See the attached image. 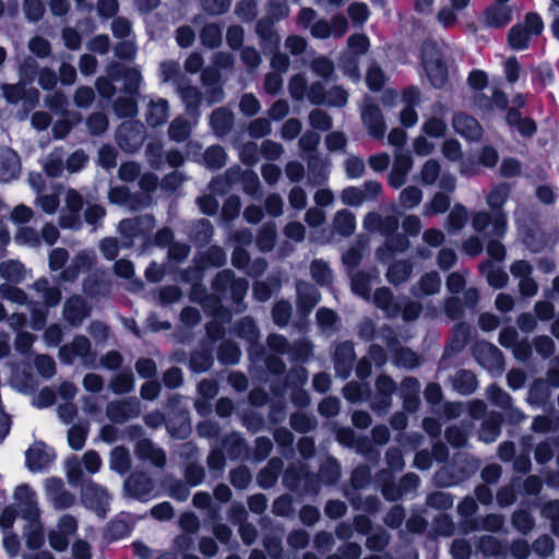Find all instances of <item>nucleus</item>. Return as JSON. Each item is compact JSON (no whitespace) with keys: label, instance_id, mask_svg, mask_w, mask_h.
I'll list each match as a JSON object with an SVG mask.
<instances>
[{"label":"nucleus","instance_id":"nucleus-1","mask_svg":"<svg viewBox=\"0 0 559 559\" xmlns=\"http://www.w3.org/2000/svg\"><path fill=\"white\" fill-rule=\"evenodd\" d=\"M544 27L542 16L537 12H528L523 23H516L509 29L508 45L516 51L525 50L530 47L531 38L542 35Z\"/></svg>","mask_w":559,"mask_h":559},{"label":"nucleus","instance_id":"nucleus-2","mask_svg":"<svg viewBox=\"0 0 559 559\" xmlns=\"http://www.w3.org/2000/svg\"><path fill=\"white\" fill-rule=\"evenodd\" d=\"M155 226V217L152 214H145L134 218H123L118 225L123 248H131L138 236H143L144 240L150 242L151 231Z\"/></svg>","mask_w":559,"mask_h":559},{"label":"nucleus","instance_id":"nucleus-3","mask_svg":"<svg viewBox=\"0 0 559 559\" xmlns=\"http://www.w3.org/2000/svg\"><path fill=\"white\" fill-rule=\"evenodd\" d=\"M421 64L429 83L436 90L443 88L449 82L448 64L441 52L432 46V51L421 53Z\"/></svg>","mask_w":559,"mask_h":559},{"label":"nucleus","instance_id":"nucleus-4","mask_svg":"<svg viewBox=\"0 0 559 559\" xmlns=\"http://www.w3.org/2000/svg\"><path fill=\"white\" fill-rule=\"evenodd\" d=\"M81 499L83 504L98 516L107 515L109 511L108 492L100 485L88 480L82 488Z\"/></svg>","mask_w":559,"mask_h":559},{"label":"nucleus","instance_id":"nucleus-5","mask_svg":"<svg viewBox=\"0 0 559 559\" xmlns=\"http://www.w3.org/2000/svg\"><path fill=\"white\" fill-rule=\"evenodd\" d=\"M14 499L20 507L21 516L31 522L38 523L40 510L36 500V492L28 484H21L14 490Z\"/></svg>","mask_w":559,"mask_h":559},{"label":"nucleus","instance_id":"nucleus-6","mask_svg":"<svg viewBox=\"0 0 559 559\" xmlns=\"http://www.w3.org/2000/svg\"><path fill=\"white\" fill-rule=\"evenodd\" d=\"M141 414L140 401L136 397H130L121 401H111L107 404L106 415L114 424H124L131 418H136Z\"/></svg>","mask_w":559,"mask_h":559},{"label":"nucleus","instance_id":"nucleus-7","mask_svg":"<svg viewBox=\"0 0 559 559\" xmlns=\"http://www.w3.org/2000/svg\"><path fill=\"white\" fill-rule=\"evenodd\" d=\"M92 307L81 295L74 294L67 298L62 314L72 328H79L91 316Z\"/></svg>","mask_w":559,"mask_h":559},{"label":"nucleus","instance_id":"nucleus-8","mask_svg":"<svg viewBox=\"0 0 559 559\" xmlns=\"http://www.w3.org/2000/svg\"><path fill=\"white\" fill-rule=\"evenodd\" d=\"M355 360L356 352L353 341H343L336 345L333 364L334 370L340 378L346 380L350 376Z\"/></svg>","mask_w":559,"mask_h":559},{"label":"nucleus","instance_id":"nucleus-9","mask_svg":"<svg viewBox=\"0 0 559 559\" xmlns=\"http://www.w3.org/2000/svg\"><path fill=\"white\" fill-rule=\"evenodd\" d=\"M452 128L455 133L467 141H479L484 130L476 118L464 111L454 112Z\"/></svg>","mask_w":559,"mask_h":559},{"label":"nucleus","instance_id":"nucleus-10","mask_svg":"<svg viewBox=\"0 0 559 559\" xmlns=\"http://www.w3.org/2000/svg\"><path fill=\"white\" fill-rule=\"evenodd\" d=\"M234 334L248 343V352L253 355L255 350L263 352L260 344V330L253 318L246 316L234 324Z\"/></svg>","mask_w":559,"mask_h":559},{"label":"nucleus","instance_id":"nucleus-11","mask_svg":"<svg viewBox=\"0 0 559 559\" xmlns=\"http://www.w3.org/2000/svg\"><path fill=\"white\" fill-rule=\"evenodd\" d=\"M297 299L296 308L300 317H307L313 308L320 302L321 294L319 289L305 281H298L296 284Z\"/></svg>","mask_w":559,"mask_h":559},{"label":"nucleus","instance_id":"nucleus-12","mask_svg":"<svg viewBox=\"0 0 559 559\" xmlns=\"http://www.w3.org/2000/svg\"><path fill=\"white\" fill-rule=\"evenodd\" d=\"M56 455L50 454L46 450L44 441H37L31 445L25 452V465L28 471L36 473L48 467L55 460Z\"/></svg>","mask_w":559,"mask_h":559},{"label":"nucleus","instance_id":"nucleus-13","mask_svg":"<svg viewBox=\"0 0 559 559\" xmlns=\"http://www.w3.org/2000/svg\"><path fill=\"white\" fill-rule=\"evenodd\" d=\"M124 489L130 497L146 501L153 490V481L146 473L133 472L124 480Z\"/></svg>","mask_w":559,"mask_h":559},{"label":"nucleus","instance_id":"nucleus-14","mask_svg":"<svg viewBox=\"0 0 559 559\" xmlns=\"http://www.w3.org/2000/svg\"><path fill=\"white\" fill-rule=\"evenodd\" d=\"M361 120L372 138L377 140L383 139L386 124L382 111L377 104L365 106L361 112Z\"/></svg>","mask_w":559,"mask_h":559},{"label":"nucleus","instance_id":"nucleus-15","mask_svg":"<svg viewBox=\"0 0 559 559\" xmlns=\"http://www.w3.org/2000/svg\"><path fill=\"white\" fill-rule=\"evenodd\" d=\"M20 171L19 154L11 147L0 148V181L10 182L19 177Z\"/></svg>","mask_w":559,"mask_h":559},{"label":"nucleus","instance_id":"nucleus-16","mask_svg":"<svg viewBox=\"0 0 559 559\" xmlns=\"http://www.w3.org/2000/svg\"><path fill=\"white\" fill-rule=\"evenodd\" d=\"M506 123L515 129L522 138L530 139L537 133V123L531 117H522L518 108H509L504 117Z\"/></svg>","mask_w":559,"mask_h":559},{"label":"nucleus","instance_id":"nucleus-17","mask_svg":"<svg viewBox=\"0 0 559 559\" xmlns=\"http://www.w3.org/2000/svg\"><path fill=\"white\" fill-rule=\"evenodd\" d=\"M483 19L486 27L499 29L507 26L513 15L509 5L489 4L483 11Z\"/></svg>","mask_w":559,"mask_h":559},{"label":"nucleus","instance_id":"nucleus-18","mask_svg":"<svg viewBox=\"0 0 559 559\" xmlns=\"http://www.w3.org/2000/svg\"><path fill=\"white\" fill-rule=\"evenodd\" d=\"M235 116L227 107H218L210 115L209 124L213 133L218 138L227 135L233 130Z\"/></svg>","mask_w":559,"mask_h":559},{"label":"nucleus","instance_id":"nucleus-19","mask_svg":"<svg viewBox=\"0 0 559 559\" xmlns=\"http://www.w3.org/2000/svg\"><path fill=\"white\" fill-rule=\"evenodd\" d=\"M108 73L111 78H120L124 79V90L127 93L135 94L139 90L141 82V73L135 68H124L123 64L119 62H114L108 68Z\"/></svg>","mask_w":559,"mask_h":559},{"label":"nucleus","instance_id":"nucleus-20","mask_svg":"<svg viewBox=\"0 0 559 559\" xmlns=\"http://www.w3.org/2000/svg\"><path fill=\"white\" fill-rule=\"evenodd\" d=\"M373 302L390 319L399 317L402 310L401 304L395 301L394 295L389 287L377 288L373 293Z\"/></svg>","mask_w":559,"mask_h":559},{"label":"nucleus","instance_id":"nucleus-21","mask_svg":"<svg viewBox=\"0 0 559 559\" xmlns=\"http://www.w3.org/2000/svg\"><path fill=\"white\" fill-rule=\"evenodd\" d=\"M460 475L448 469L441 468L437 471L432 477V481L438 488H449L460 484L462 480L469 478L475 473V467L471 466V468H459Z\"/></svg>","mask_w":559,"mask_h":559},{"label":"nucleus","instance_id":"nucleus-22","mask_svg":"<svg viewBox=\"0 0 559 559\" xmlns=\"http://www.w3.org/2000/svg\"><path fill=\"white\" fill-rule=\"evenodd\" d=\"M452 388L460 395L468 396L476 392L478 380L474 371L459 369L451 378Z\"/></svg>","mask_w":559,"mask_h":559},{"label":"nucleus","instance_id":"nucleus-23","mask_svg":"<svg viewBox=\"0 0 559 559\" xmlns=\"http://www.w3.org/2000/svg\"><path fill=\"white\" fill-rule=\"evenodd\" d=\"M202 81L207 85L205 90V99L207 105H214L224 100L225 92L219 83V74L216 71L203 72Z\"/></svg>","mask_w":559,"mask_h":559},{"label":"nucleus","instance_id":"nucleus-24","mask_svg":"<svg viewBox=\"0 0 559 559\" xmlns=\"http://www.w3.org/2000/svg\"><path fill=\"white\" fill-rule=\"evenodd\" d=\"M471 338V328L466 322H459L452 329V338L444 348V355L452 353L456 354L462 352L468 344Z\"/></svg>","mask_w":559,"mask_h":559},{"label":"nucleus","instance_id":"nucleus-25","mask_svg":"<svg viewBox=\"0 0 559 559\" xmlns=\"http://www.w3.org/2000/svg\"><path fill=\"white\" fill-rule=\"evenodd\" d=\"M169 104L165 98L151 100L146 112V123L152 128H157L164 124L168 119Z\"/></svg>","mask_w":559,"mask_h":559},{"label":"nucleus","instance_id":"nucleus-26","mask_svg":"<svg viewBox=\"0 0 559 559\" xmlns=\"http://www.w3.org/2000/svg\"><path fill=\"white\" fill-rule=\"evenodd\" d=\"M412 272L413 264L408 260H396L389 265L385 276L390 284L399 286L411 277Z\"/></svg>","mask_w":559,"mask_h":559},{"label":"nucleus","instance_id":"nucleus-27","mask_svg":"<svg viewBox=\"0 0 559 559\" xmlns=\"http://www.w3.org/2000/svg\"><path fill=\"white\" fill-rule=\"evenodd\" d=\"M214 364V357L211 348L193 349L189 356V369L194 373H204L209 371Z\"/></svg>","mask_w":559,"mask_h":559},{"label":"nucleus","instance_id":"nucleus-28","mask_svg":"<svg viewBox=\"0 0 559 559\" xmlns=\"http://www.w3.org/2000/svg\"><path fill=\"white\" fill-rule=\"evenodd\" d=\"M511 193V186L507 182L496 185L487 194L486 201L492 213L504 212L503 206Z\"/></svg>","mask_w":559,"mask_h":559},{"label":"nucleus","instance_id":"nucleus-29","mask_svg":"<svg viewBox=\"0 0 559 559\" xmlns=\"http://www.w3.org/2000/svg\"><path fill=\"white\" fill-rule=\"evenodd\" d=\"M322 481L326 486H335L342 476L341 464L338 461L330 456L319 467L317 473Z\"/></svg>","mask_w":559,"mask_h":559},{"label":"nucleus","instance_id":"nucleus-30","mask_svg":"<svg viewBox=\"0 0 559 559\" xmlns=\"http://www.w3.org/2000/svg\"><path fill=\"white\" fill-rule=\"evenodd\" d=\"M393 364L397 367L413 370L420 366V356L407 346H401L392 354Z\"/></svg>","mask_w":559,"mask_h":559},{"label":"nucleus","instance_id":"nucleus-31","mask_svg":"<svg viewBox=\"0 0 559 559\" xmlns=\"http://www.w3.org/2000/svg\"><path fill=\"white\" fill-rule=\"evenodd\" d=\"M289 425L298 433H308L317 428L318 420L313 414L297 411L290 414Z\"/></svg>","mask_w":559,"mask_h":559},{"label":"nucleus","instance_id":"nucleus-32","mask_svg":"<svg viewBox=\"0 0 559 559\" xmlns=\"http://www.w3.org/2000/svg\"><path fill=\"white\" fill-rule=\"evenodd\" d=\"M200 41L209 49H216L222 45L223 31L217 23H207L200 29Z\"/></svg>","mask_w":559,"mask_h":559},{"label":"nucleus","instance_id":"nucleus-33","mask_svg":"<svg viewBox=\"0 0 559 559\" xmlns=\"http://www.w3.org/2000/svg\"><path fill=\"white\" fill-rule=\"evenodd\" d=\"M0 276L8 282L19 284L24 280L25 266L17 260H7L0 263Z\"/></svg>","mask_w":559,"mask_h":559},{"label":"nucleus","instance_id":"nucleus-34","mask_svg":"<svg viewBox=\"0 0 559 559\" xmlns=\"http://www.w3.org/2000/svg\"><path fill=\"white\" fill-rule=\"evenodd\" d=\"M333 226L337 234L348 237L356 228L355 215L348 210L337 211L333 219Z\"/></svg>","mask_w":559,"mask_h":559},{"label":"nucleus","instance_id":"nucleus-35","mask_svg":"<svg viewBox=\"0 0 559 559\" xmlns=\"http://www.w3.org/2000/svg\"><path fill=\"white\" fill-rule=\"evenodd\" d=\"M203 159L209 169L219 170L226 165L227 154L223 146L213 144L205 150Z\"/></svg>","mask_w":559,"mask_h":559},{"label":"nucleus","instance_id":"nucleus-36","mask_svg":"<svg viewBox=\"0 0 559 559\" xmlns=\"http://www.w3.org/2000/svg\"><path fill=\"white\" fill-rule=\"evenodd\" d=\"M478 548L485 557H499L507 554V545L491 535L481 536L478 542Z\"/></svg>","mask_w":559,"mask_h":559},{"label":"nucleus","instance_id":"nucleus-37","mask_svg":"<svg viewBox=\"0 0 559 559\" xmlns=\"http://www.w3.org/2000/svg\"><path fill=\"white\" fill-rule=\"evenodd\" d=\"M216 354L221 364L236 365L240 359L241 350L235 342L226 340L219 344Z\"/></svg>","mask_w":559,"mask_h":559},{"label":"nucleus","instance_id":"nucleus-38","mask_svg":"<svg viewBox=\"0 0 559 559\" xmlns=\"http://www.w3.org/2000/svg\"><path fill=\"white\" fill-rule=\"evenodd\" d=\"M76 357H80L84 362L93 364L96 359V353L92 349L91 341L87 336L79 334L75 335L70 343Z\"/></svg>","mask_w":559,"mask_h":559},{"label":"nucleus","instance_id":"nucleus-39","mask_svg":"<svg viewBox=\"0 0 559 559\" xmlns=\"http://www.w3.org/2000/svg\"><path fill=\"white\" fill-rule=\"evenodd\" d=\"M468 221V211L462 203H455L447 218L449 231H459L464 228Z\"/></svg>","mask_w":559,"mask_h":559},{"label":"nucleus","instance_id":"nucleus-40","mask_svg":"<svg viewBox=\"0 0 559 559\" xmlns=\"http://www.w3.org/2000/svg\"><path fill=\"white\" fill-rule=\"evenodd\" d=\"M110 467L123 475L131 467L130 453L123 445L116 447L110 453Z\"/></svg>","mask_w":559,"mask_h":559},{"label":"nucleus","instance_id":"nucleus-41","mask_svg":"<svg viewBox=\"0 0 559 559\" xmlns=\"http://www.w3.org/2000/svg\"><path fill=\"white\" fill-rule=\"evenodd\" d=\"M308 180L312 186H320L326 179L325 165L319 155H311L308 159Z\"/></svg>","mask_w":559,"mask_h":559},{"label":"nucleus","instance_id":"nucleus-42","mask_svg":"<svg viewBox=\"0 0 559 559\" xmlns=\"http://www.w3.org/2000/svg\"><path fill=\"white\" fill-rule=\"evenodd\" d=\"M132 525L123 519H112L108 522L106 527V537L109 540H119L130 536Z\"/></svg>","mask_w":559,"mask_h":559},{"label":"nucleus","instance_id":"nucleus-43","mask_svg":"<svg viewBox=\"0 0 559 559\" xmlns=\"http://www.w3.org/2000/svg\"><path fill=\"white\" fill-rule=\"evenodd\" d=\"M374 385L378 399L381 401V403L388 405L392 394L396 390L395 381L389 374L382 373L377 377Z\"/></svg>","mask_w":559,"mask_h":559},{"label":"nucleus","instance_id":"nucleus-44","mask_svg":"<svg viewBox=\"0 0 559 559\" xmlns=\"http://www.w3.org/2000/svg\"><path fill=\"white\" fill-rule=\"evenodd\" d=\"M109 386L117 395L127 394L134 388V377L130 370L121 371L111 379Z\"/></svg>","mask_w":559,"mask_h":559},{"label":"nucleus","instance_id":"nucleus-45","mask_svg":"<svg viewBox=\"0 0 559 559\" xmlns=\"http://www.w3.org/2000/svg\"><path fill=\"white\" fill-rule=\"evenodd\" d=\"M180 93L187 112L189 115L199 114V109L202 103V94L199 88L193 85H188L181 88Z\"/></svg>","mask_w":559,"mask_h":559},{"label":"nucleus","instance_id":"nucleus-46","mask_svg":"<svg viewBox=\"0 0 559 559\" xmlns=\"http://www.w3.org/2000/svg\"><path fill=\"white\" fill-rule=\"evenodd\" d=\"M511 523L523 535H527L535 526L533 515L525 509L515 510L511 515Z\"/></svg>","mask_w":559,"mask_h":559},{"label":"nucleus","instance_id":"nucleus-47","mask_svg":"<svg viewBox=\"0 0 559 559\" xmlns=\"http://www.w3.org/2000/svg\"><path fill=\"white\" fill-rule=\"evenodd\" d=\"M550 396L547 382L544 379H535L528 389V402L535 405L545 404Z\"/></svg>","mask_w":559,"mask_h":559},{"label":"nucleus","instance_id":"nucleus-48","mask_svg":"<svg viewBox=\"0 0 559 559\" xmlns=\"http://www.w3.org/2000/svg\"><path fill=\"white\" fill-rule=\"evenodd\" d=\"M385 82L386 76L382 68L376 62L370 64L366 72V84L368 88L373 93H378L384 87Z\"/></svg>","mask_w":559,"mask_h":559},{"label":"nucleus","instance_id":"nucleus-49","mask_svg":"<svg viewBox=\"0 0 559 559\" xmlns=\"http://www.w3.org/2000/svg\"><path fill=\"white\" fill-rule=\"evenodd\" d=\"M276 229L273 224H264L257 236V246L262 252H270L276 242Z\"/></svg>","mask_w":559,"mask_h":559},{"label":"nucleus","instance_id":"nucleus-50","mask_svg":"<svg viewBox=\"0 0 559 559\" xmlns=\"http://www.w3.org/2000/svg\"><path fill=\"white\" fill-rule=\"evenodd\" d=\"M454 497L450 492L445 491H432L427 495L426 504L439 511H447L453 507Z\"/></svg>","mask_w":559,"mask_h":559},{"label":"nucleus","instance_id":"nucleus-51","mask_svg":"<svg viewBox=\"0 0 559 559\" xmlns=\"http://www.w3.org/2000/svg\"><path fill=\"white\" fill-rule=\"evenodd\" d=\"M310 274L313 281L320 286H326L332 281V272L326 262L316 259L310 264Z\"/></svg>","mask_w":559,"mask_h":559},{"label":"nucleus","instance_id":"nucleus-52","mask_svg":"<svg viewBox=\"0 0 559 559\" xmlns=\"http://www.w3.org/2000/svg\"><path fill=\"white\" fill-rule=\"evenodd\" d=\"M222 445L226 450L227 454L231 459L239 457L245 450L247 444L245 439L237 432H233L222 440Z\"/></svg>","mask_w":559,"mask_h":559},{"label":"nucleus","instance_id":"nucleus-53","mask_svg":"<svg viewBox=\"0 0 559 559\" xmlns=\"http://www.w3.org/2000/svg\"><path fill=\"white\" fill-rule=\"evenodd\" d=\"M86 127L91 135L99 136L107 131L109 127V120L106 114L102 111L92 112L86 118Z\"/></svg>","mask_w":559,"mask_h":559},{"label":"nucleus","instance_id":"nucleus-54","mask_svg":"<svg viewBox=\"0 0 559 559\" xmlns=\"http://www.w3.org/2000/svg\"><path fill=\"white\" fill-rule=\"evenodd\" d=\"M190 124L182 118L174 119L168 127L169 139L178 143L185 142L190 136Z\"/></svg>","mask_w":559,"mask_h":559},{"label":"nucleus","instance_id":"nucleus-55","mask_svg":"<svg viewBox=\"0 0 559 559\" xmlns=\"http://www.w3.org/2000/svg\"><path fill=\"white\" fill-rule=\"evenodd\" d=\"M39 71L37 61L31 56L25 57L19 67L20 82L25 85L33 83Z\"/></svg>","mask_w":559,"mask_h":559},{"label":"nucleus","instance_id":"nucleus-56","mask_svg":"<svg viewBox=\"0 0 559 559\" xmlns=\"http://www.w3.org/2000/svg\"><path fill=\"white\" fill-rule=\"evenodd\" d=\"M112 107L118 118H133L138 114V103L131 97H118Z\"/></svg>","mask_w":559,"mask_h":559},{"label":"nucleus","instance_id":"nucleus-57","mask_svg":"<svg viewBox=\"0 0 559 559\" xmlns=\"http://www.w3.org/2000/svg\"><path fill=\"white\" fill-rule=\"evenodd\" d=\"M441 175V165L437 159L426 160L420 169V182L424 186L433 185Z\"/></svg>","mask_w":559,"mask_h":559},{"label":"nucleus","instance_id":"nucleus-58","mask_svg":"<svg viewBox=\"0 0 559 559\" xmlns=\"http://www.w3.org/2000/svg\"><path fill=\"white\" fill-rule=\"evenodd\" d=\"M451 205V199L443 192H436L432 199L425 204V211L429 215L443 214Z\"/></svg>","mask_w":559,"mask_h":559},{"label":"nucleus","instance_id":"nucleus-59","mask_svg":"<svg viewBox=\"0 0 559 559\" xmlns=\"http://www.w3.org/2000/svg\"><path fill=\"white\" fill-rule=\"evenodd\" d=\"M293 308L288 300H280L272 308V318L276 325L286 326L292 318Z\"/></svg>","mask_w":559,"mask_h":559},{"label":"nucleus","instance_id":"nucleus-60","mask_svg":"<svg viewBox=\"0 0 559 559\" xmlns=\"http://www.w3.org/2000/svg\"><path fill=\"white\" fill-rule=\"evenodd\" d=\"M252 474L246 465L229 471V481L238 490L246 489L251 483Z\"/></svg>","mask_w":559,"mask_h":559},{"label":"nucleus","instance_id":"nucleus-61","mask_svg":"<svg viewBox=\"0 0 559 559\" xmlns=\"http://www.w3.org/2000/svg\"><path fill=\"white\" fill-rule=\"evenodd\" d=\"M523 242L532 252H540L547 246V240L543 231L530 228L525 231Z\"/></svg>","mask_w":559,"mask_h":559},{"label":"nucleus","instance_id":"nucleus-62","mask_svg":"<svg viewBox=\"0 0 559 559\" xmlns=\"http://www.w3.org/2000/svg\"><path fill=\"white\" fill-rule=\"evenodd\" d=\"M309 123L314 130L329 131L333 127L332 117L323 109L314 108L309 114Z\"/></svg>","mask_w":559,"mask_h":559},{"label":"nucleus","instance_id":"nucleus-63","mask_svg":"<svg viewBox=\"0 0 559 559\" xmlns=\"http://www.w3.org/2000/svg\"><path fill=\"white\" fill-rule=\"evenodd\" d=\"M390 543V535L389 533L382 528L379 527V530L372 534L367 535L366 539V547L374 552H381L383 551L386 546Z\"/></svg>","mask_w":559,"mask_h":559},{"label":"nucleus","instance_id":"nucleus-64","mask_svg":"<svg viewBox=\"0 0 559 559\" xmlns=\"http://www.w3.org/2000/svg\"><path fill=\"white\" fill-rule=\"evenodd\" d=\"M423 200V191L416 186H408L400 193V204L404 209L412 210L420 204Z\"/></svg>","mask_w":559,"mask_h":559}]
</instances>
